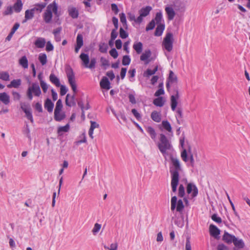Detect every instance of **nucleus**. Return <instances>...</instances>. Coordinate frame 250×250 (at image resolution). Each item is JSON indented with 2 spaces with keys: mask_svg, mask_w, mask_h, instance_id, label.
Instances as JSON below:
<instances>
[{
  "mask_svg": "<svg viewBox=\"0 0 250 250\" xmlns=\"http://www.w3.org/2000/svg\"><path fill=\"white\" fill-rule=\"evenodd\" d=\"M159 140L160 143L158 145V148L163 154H165L167 150L171 149L172 145L170 141L164 134H160Z\"/></svg>",
  "mask_w": 250,
  "mask_h": 250,
  "instance_id": "f257e3e1",
  "label": "nucleus"
},
{
  "mask_svg": "<svg viewBox=\"0 0 250 250\" xmlns=\"http://www.w3.org/2000/svg\"><path fill=\"white\" fill-rule=\"evenodd\" d=\"M170 159L174 168V169H172L171 167L170 168V173L171 177L177 176L178 177H179V172L182 170V167L179 160L172 156L170 157Z\"/></svg>",
  "mask_w": 250,
  "mask_h": 250,
  "instance_id": "f03ea898",
  "label": "nucleus"
},
{
  "mask_svg": "<svg viewBox=\"0 0 250 250\" xmlns=\"http://www.w3.org/2000/svg\"><path fill=\"white\" fill-rule=\"evenodd\" d=\"M80 58L82 60L83 65L86 68L93 69L95 67L96 63V59L95 58H91L89 63V58L88 54L82 53L80 56Z\"/></svg>",
  "mask_w": 250,
  "mask_h": 250,
  "instance_id": "7ed1b4c3",
  "label": "nucleus"
},
{
  "mask_svg": "<svg viewBox=\"0 0 250 250\" xmlns=\"http://www.w3.org/2000/svg\"><path fill=\"white\" fill-rule=\"evenodd\" d=\"M173 35L171 32L166 34L163 42V45L165 49L168 52H170L173 49Z\"/></svg>",
  "mask_w": 250,
  "mask_h": 250,
  "instance_id": "20e7f679",
  "label": "nucleus"
},
{
  "mask_svg": "<svg viewBox=\"0 0 250 250\" xmlns=\"http://www.w3.org/2000/svg\"><path fill=\"white\" fill-rule=\"evenodd\" d=\"M184 208L183 202L181 199L177 201V198L176 196L172 197L171 199V210L174 211L175 208L177 211L181 212Z\"/></svg>",
  "mask_w": 250,
  "mask_h": 250,
  "instance_id": "39448f33",
  "label": "nucleus"
},
{
  "mask_svg": "<svg viewBox=\"0 0 250 250\" xmlns=\"http://www.w3.org/2000/svg\"><path fill=\"white\" fill-rule=\"evenodd\" d=\"M21 108L22 110L25 113V117L32 123H34V120L31 112V108L28 106L25 103L21 104Z\"/></svg>",
  "mask_w": 250,
  "mask_h": 250,
  "instance_id": "423d86ee",
  "label": "nucleus"
},
{
  "mask_svg": "<svg viewBox=\"0 0 250 250\" xmlns=\"http://www.w3.org/2000/svg\"><path fill=\"white\" fill-rule=\"evenodd\" d=\"M187 192L188 194H191L192 198L197 196L198 190L197 187L193 183H188L187 187Z\"/></svg>",
  "mask_w": 250,
  "mask_h": 250,
  "instance_id": "0eeeda50",
  "label": "nucleus"
},
{
  "mask_svg": "<svg viewBox=\"0 0 250 250\" xmlns=\"http://www.w3.org/2000/svg\"><path fill=\"white\" fill-rule=\"evenodd\" d=\"M151 52L150 50L147 49L140 56V60L142 61H145V63L147 64L151 62V60L149 59V58L151 56Z\"/></svg>",
  "mask_w": 250,
  "mask_h": 250,
  "instance_id": "6e6552de",
  "label": "nucleus"
},
{
  "mask_svg": "<svg viewBox=\"0 0 250 250\" xmlns=\"http://www.w3.org/2000/svg\"><path fill=\"white\" fill-rule=\"evenodd\" d=\"M50 6H47L46 10L43 14V20L46 23H49L51 22L53 15L52 12L50 9Z\"/></svg>",
  "mask_w": 250,
  "mask_h": 250,
  "instance_id": "1a4fd4ad",
  "label": "nucleus"
},
{
  "mask_svg": "<svg viewBox=\"0 0 250 250\" xmlns=\"http://www.w3.org/2000/svg\"><path fill=\"white\" fill-rule=\"evenodd\" d=\"M179 98V92L178 90H176V95H172L170 97L171 108L172 110L174 111L177 105V99Z\"/></svg>",
  "mask_w": 250,
  "mask_h": 250,
  "instance_id": "9d476101",
  "label": "nucleus"
},
{
  "mask_svg": "<svg viewBox=\"0 0 250 250\" xmlns=\"http://www.w3.org/2000/svg\"><path fill=\"white\" fill-rule=\"evenodd\" d=\"M34 93L35 96L39 97L42 93L39 84L37 83H33L31 86L28 87Z\"/></svg>",
  "mask_w": 250,
  "mask_h": 250,
  "instance_id": "9b49d317",
  "label": "nucleus"
},
{
  "mask_svg": "<svg viewBox=\"0 0 250 250\" xmlns=\"http://www.w3.org/2000/svg\"><path fill=\"white\" fill-rule=\"evenodd\" d=\"M209 233L211 236L216 238L220 233V230L214 225L209 226Z\"/></svg>",
  "mask_w": 250,
  "mask_h": 250,
  "instance_id": "f8f14e48",
  "label": "nucleus"
},
{
  "mask_svg": "<svg viewBox=\"0 0 250 250\" xmlns=\"http://www.w3.org/2000/svg\"><path fill=\"white\" fill-rule=\"evenodd\" d=\"M68 13L69 15L73 19H77L79 17V11L75 7L69 6L68 8Z\"/></svg>",
  "mask_w": 250,
  "mask_h": 250,
  "instance_id": "ddd939ff",
  "label": "nucleus"
},
{
  "mask_svg": "<svg viewBox=\"0 0 250 250\" xmlns=\"http://www.w3.org/2000/svg\"><path fill=\"white\" fill-rule=\"evenodd\" d=\"M100 86L101 88L106 90H108L110 88V83L107 77H103L100 82Z\"/></svg>",
  "mask_w": 250,
  "mask_h": 250,
  "instance_id": "4468645a",
  "label": "nucleus"
},
{
  "mask_svg": "<svg viewBox=\"0 0 250 250\" xmlns=\"http://www.w3.org/2000/svg\"><path fill=\"white\" fill-rule=\"evenodd\" d=\"M235 238H236V237L234 235H231L227 231H225L224 234L223 236V240L228 244H230L233 242Z\"/></svg>",
  "mask_w": 250,
  "mask_h": 250,
  "instance_id": "2eb2a0df",
  "label": "nucleus"
},
{
  "mask_svg": "<svg viewBox=\"0 0 250 250\" xmlns=\"http://www.w3.org/2000/svg\"><path fill=\"white\" fill-rule=\"evenodd\" d=\"M44 106L47 111L51 113L53 111L54 104L49 98H47L44 102Z\"/></svg>",
  "mask_w": 250,
  "mask_h": 250,
  "instance_id": "dca6fc26",
  "label": "nucleus"
},
{
  "mask_svg": "<svg viewBox=\"0 0 250 250\" xmlns=\"http://www.w3.org/2000/svg\"><path fill=\"white\" fill-rule=\"evenodd\" d=\"M69 94H67L65 98V104L67 106L69 107H71L76 105V102H75V94H73V95L71 96L70 100L68 101V97H69Z\"/></svg>",
  "mask_w": 250,
  "mask_h": 250,
  "instance_id": "f3484780",
  "label": "nucleus"
},
{
  "mask_svg": "<svg viewBox=\"0 0 250 250\" xmlns=\"http://www.w3.org/2000/svg\"><path fill=\"white\" fill-rule=\"evenodd\" d=\"M179 177L177 176L171 177V186L172 190L173 192H175L177 190V187L179 183Z\"/></svg>",
  "mask_w": 250,
  "mask_h": 250,
  "instance_id": "a211bd4d",
  "label": "nucleus"
},
{
  "mask_svg": "<svg viewBox=\"0 0 250 250\" xmlns=\"http://www.w3.org/2000/svg\"><path fill=\"white\" fill-rule=\"evenodd\" d=\"M48 6H50V9L52 12H53L56 17H59L60 13L58 11V5L55 1L50 3Z\"/></svg>",
  "mask_w": 250,
  "mask_h": 250,
  "instance_id": "6ab92c4d",
  "label": "nucleus"
},
{
  "mask_svg": "<svg viewBox=\"0 0 250 250\" xmlns=\"http://www.w3.org/2000/svg\"><path fill=\"white\" fill-rule=\"evenodd\" d=\"M165 28V24H159L157 25L156 30L154 32V36L157 37L161 36Z\"/></svg>",
  "mask_w": 250,
  "mask_h": 250,
  "instance_id": "aec40b11",
  "label": "nucleus"
},
{
  "mask_svg": "<svg viewBox=\"0 0 250 250\" xmlns=\"http://www.w3.org/2000/svg\"><path fill=\"white\" fill-rule=\"evenodd\" d=\"M0 101L2 102L5 105L8 104L10 103L9 96L6 92L0 93Z\"/></svg>",
  "mask_w": 250,
  "mask_h": 250,
  "instance_id": "412c9836",
  "label": "nucleus"
},
{
  "mask_svg": "<svg viewBox=\"0 0 250 250\" xmlns=\"http://www.w3.org/2000/svg\"><path fill=\"white\" fill-rule=\"evenodd\" d=\"M165 11L167 15L168 20H172L175 16V12L173 9L170 7H166Z\"/></svg>",
  "mask_w": 250,
  "mask_h": 250,
  "instance_id": "4be33fe9",
  "label": "nucleus"
},
{
  "mask_svg": "<svg viewBox=\"0 0 250 250\" xmlns=\"http://www.w3.org/2000/svg\"><path fill=\"white\" fill-rule=\"evenodd\" d=\"M50 81L57 87H60L61 83L59 79L54 74L51 73L49 76Z\"/></svg>",
  "mask_w": 250,
  "mask_h": 250,
  "instance_id": "5701e85b",
  "label": "nucleus"
},
{
  "mask_svg": "<svg viewBox=\"0 0 250 250\" xmlns=\"http://www.w3.org/2000/svg\"><path fill=\"white\" fill-rule=\"evenodd\" d=\"M152 8L150 6H146L145 7L142 8L139 10V13L141 14V16L144 17L147 16L152 10Z\"/></svg>",
  "mask_w": 250,
  "mask_h": 250,
  "instance_id": "b1692460",
  "label": "nucleus"
},
{
  "mask_svg": "<svg viewBox=\"0 0 250 250\" xmlns=\"http://www.w3.org/2000/svg\"><path fill=\"white\" fill-rule=\"evenodd\" d=\"M23 4L21 0H17L12 7L16 13H19L22 8Z\"/></svg>",
  "mask_w": 250,
  "mask_h": 250,
  "instance_id": "393cba45",
  "label": "nucleus"
},
{
  "mask_svg": "<svg viewBox=\"0 0 250 250\" xmlns=\"http://www.w3.org/2000/svg\"><path fill=\"white\" fill-rule=\"evenodd\" d=\"M151 118L152 120L157 123H159L161 121V114L157 111H153L151 114Z\"/></svg>",
  "mask_w": 250,
  "mask_h": 250,
  "instance_id": "a878e982",
  "label": "nucleus"
},
{
  "mask_svg": "<svg viewBox=\"0 0 250 250\" xmlns=\"http://www.w3.org/2000/svg\"><path fill=\"white\" fill-rule=\"evenodd\" d=\"M21 83V79H15L12 80L10 83L7 85V87L9 88L14 87V88H18Z\"/></svg>",
  "mask_w": 250,
  "mask_h": 250,
  "instance_id": "bb28decb",
  "label": "nucleus"
},
{
  "mask_svg": "<svg viewBox=\"0 0 250 250\" xmlns=\"http://www.w3.org/2000/svg\"><path fill=\"white\" fill-rule=\"evenodd\" d=\"M46 41L44 38H38L35 42V45L40 48L44 47Z\"/></svg>",
  "mask_w": 250,
  "mask_h": 250,
  "instance_id": "cd10ccee",
  "label": "nucleus"
},
{
  "mask_svg": "<svg viewBox=\"0 0 250 250\" xmlns=\"http://www.w3.org/2000/svg\"><path fill=\"white\" fill-rule=\"evenodd\" d=\"M66 117L65 113L61 112H54V119L56 121L60 122L65 119Z\"/></svg>",
  "mask_w": 250,
  "mask_h": 250,
  "instance_id": "c85d7f7f",
  "label": "nucleus"
},
{
  "mask_svg": "<svg viewBox=\"0 0 250 250\" xmlns=\"http://www.w3.org/2000/svg\"><path fill=\"white\" fill-rule=\"evenodd\" d=\"M167 81L171 83H177L178 79L177 76L174 74L173 72L171 70L169 71V76Z\"/></svg>",
  "mask_w": 250,
  "mask_h": 250,
  "instance_id": "c756f323",
  "label": "nucleus"
},
{
  "mask_svg": "<svg viewBox=\"0 0 250 250\" xmlns=\"http://www.w3.org/2000/svg\"><path fill=\"white\" fill-rule=\"evenodd\" d=\"M34 9H28L25 12V21L32 19L34 17L35 11Z\"/></svg>",
  "mask_w": 250,
  "mask_h": 250,
  "instance_id": "7c9ffc66",
  "label": "nucleus"
},
{
  "mask_svg": "<svg viewBox=\"0 0 250 250\" xmlns=\"http://www.w3.org/2000/svg\"><path fill=\"white\" fill-rule=\"evenodd\" d=\"M67 76L70 85L76 83L75 81L74 74L71 68H70V71L67 73Z\"/></svg>",
  "mask_w": 250,
  "mask_h": 250,
  "instance_id": "2f4dec72",
  "label": "nucleus"
},
{
  "mask_svg": "<svg viewBox=\"0 0 250 250\" xmlns=\"http://www.w3.org/2000/svg\"><path fill=\"white\" fill-rule=\"evenodd\" d=\"M158 70V66H156L153 70L147 69L144 73V76L146 78H149L151 75H154Z\"/></svg>",
  "mask_w": 250,
  "mask_h": 250,
  "instance_id": "473e14b6",
  "label": "nucleus"
},
{
  "mask_svg": "<svg viewBox=\"0 0 250 250\" xmlns=\"http://www.w3.org/2000/svg\"><path fill=\"white\" fill-rule=\"evenodd\" d=\"M133 48L138 54H140L143 50V43L141 42L134 43Z\"/></svg>",
  "mask_w": 250,
  "mask_h": 250,
  "instance_id": "72a5a7b5",
  "label": "nucleus"
},
{
  "mask_svg": "<svg viewBox=\"0 0 250 250\" xmlns=\"http://www.w3.org/2000/svg\"><path fill=\"white\" fill-rule=\"evenodd\" d=\"M233 243L234 246L239 249H243L245 246L243 241L242 239H238L236 237L235 238Z\"/></svg>",
  "mask_w": 250,
  "mask_h": 250,
  "instance_id": "f704fd0d",
  "label": "nucleus"
},
{
  "mask_svg": "<svg viewBox=\"0 0 250 250\" xmlns=\"http://www.w3.org/2000/svg\"><path fill=\"white\" fill-rule=\"evenodd\" d=\"M28 60L25 56H22L19 60V64L24 68H27L28 66Z\"/></svg>",
  "mask_w": 250,
  "mask_h": 250,
  "instance_id": "c9c22d12",
  "label": "nucleus"
},
{
  "mask_svg": "<svg viewBox=\"0 0 250 250\" xmlns=\"http://www.w3.org/2000/svg\"><path fill=\"white\" fill-rule=\"evenodd\" d=\"M153 103L157 106L162 107L164 105L165 101L162 97H159L153 100Z\"/></svg>",
  "mask_w": 250,
  "mask_h": 250,
  "instance_id": "e433bc0d",
  "label": "nucleus"
},
{
  "mask_svg": "<svg viewBox=\"0 0 250 250\" xmlns=\"http://www.w3.org/2000/svg\"><path fill=\"white\" fill-rule=\"evenodd\" d=\"M70 128V125L69 124H67L65 125L62 126H60L58 128L57 133L59 135H61V133L62 132H67L69 131Z\"/></svg>",
  "mask_w": 250,
  "mask_h": 250,
  "instance_id": "4c0bfd02",
  "label": "nucleus"
},
{
  "mask_svg": "<svg viewBox=\"0 0 250 250\" xmlns=\"http://www.w3.org/2000/svg\"><path fill=\"white\" fill-rule=\"evenodd\" d=\"M154 20H155V22L156 21V23L157 25L159 24H165L164 23H161V21L163 20V15L161 11L156 13L155 19Z\"/></svg>",
  "mask_w": 250,
  "mask_h": 250,
  "instance_id": "58836bf2",
  "label": "nucleus"
},
{
  "mask_svg": "<svg viewBox=\"0 0 250 250\" xmlns=\"http://www.w3.org/2000/svg\"><path fill=\"white\" fill-rule=\"evenodd\" d=\"M162 125L164 128L169 132H172V127L170 123L167 121H163Z\"/></svg>",
  "mask_w": 250,
  "mask_h": 250,
  "instance_id": "ea45409f",
  "label": "nucleus"
},
{
  "mask_svg": "<svg viewBox=\"0 0 250 250\" xmlns=\"http://www.w3.org/2000/svg\"><path fill=\"white\" fill-rule=\"evenodd\" d=\"M0 79L5 81H8L10 80V76L8 72L6 71H2L0 72Z\"/></svg>",
  "mask_w": 250,
  "mask_h": 250,
  "instance_id": "a19ab883",
  "label": "nucleus"
},
{
  "mask_svg": "<svg viewBox=\"0 0 250 250\" xmlns=\"http://www.w3.org/2000/svg\"><path fill=\"white\" fill-rule=\"evenodd\" d=\"M46 3H37L35 5V7L33 8L34 9L35 12L36 11H39L41 12L42 10L46 6Z\"/></svg>",
  "mask_w": 250,
  "mask_h": 250,
  "instance_id": "79ce46f5",
  "label": "nucleus"
},
{
  "mask_svg": "<svg viewBox=\"0 0 250 250\" xmlns=\"http://www.w3.org/2000/svg\"><path fill=\"white\" fill-rule=\"evenodd\" d=\"M39 60L42 65L47 62V56L45 53H41L39 55Z\"/></svg>",
  "mask_w": 250,
  "mask_h": 250,
  "instance_id": "37998d69",
  "label": "nucleus"
},
{
  "mask_svg": "<svg viewBox=\"0 0 250 250\" xmlns=\"http://www.w3.org/2000/svg\"><path fill=\"white\" fill-rule=\"evenodd\" d=\"M146 131L150 135L151 138L154 139L156 138V133L154 129L151 126H148L146 129Z\"/></svg>",
  "mask_w": 250,
  "mask_h": 250,
  "instance_id": "c03bdc74",
  "label": "nucleus"
},
{
  "mask_svg": "<svg viewBox=\"0 0 250 250\" xmlns=\"http://www.w3.org/2000/svg\"><path fill=\"white\" fill-rule=\"evenodd\" d=\"M23 133L26 135V136L30 140H31V135H30V130L29 128V125L26 124L25 126V128L22 130Z\"/></svg>",
  "mask_w": 250,
  "mask_h": 250,
  "instance_id": "a18cd8bd",
  "label": "nucleus"
},
{
  "mask_svg": "<svg viewBox=\"0 0 250 250\" xmlns=\"http://www.w3.org/2000/svg\"><path fill=\"white\" fill-rule=\"evenodd\" d=\"M120 21L122 23L123 26L125 28H127V25L126 23V19L125 15L124 13H122L120 14Z\"/></svg>",
  "mask_w": 250,
  "mask_h": 250,
  "instance_id": "49530a36",
  "label": "nucleus"
},
{
  "mask_svg": "<svg viewBox=\"0 0 250 250\" xmlns=\"http://www.w3.org/2000/svg\"><path fill=\"white\" fill-rule=\"evenodd\" d=\"M108 47L107 44L104 42L101 43L99 44V51L103 53L107 52Z\"/></svg>",
  "mask_w": 250,
  "mask_h": 250,
  "instance_id": "de8ad7c7",
  "label": "nucleus"
},
{
  "mask_svg": "<svg viewBox=\"0 0 250 250\" xmlns=\"http://www.w3.org/2000/svg\"><path fill=\"white\" fill-rule=\"evenodd\" d=\"M83 44V36L79 34L77 35V38H76V45L77 46H80L82 47V46Z\"/></svg>",
  "mask_w": 250,
  "mask_h": 250,
  "instance_id": "09e8293b",
  "label": "nucleus"
},
{
  "mask_svg": "<svg viewBox=\"0 0 250 250\" xmlns=\"http://www.w3.org/2000/svg\"><path fill=\"white\" fill-rule=\"evenodd\" d=\"M62 106L63 105L62 100L61 99L58 100L56 103L54 112H61L62 108Z\"/></svg>",
  "mask_w": 250,
  "mask_h": 250,
  "instance_id": "8fccbe9b",
  "label": "nucleus"
},
{
  "mask_svg": "<svg viewBox=\"0 0 250 250\" xmlns=\"http://www.w3.org/2000/svg\"><path fill=\"white\" fill-rule=\"evenodd\" d=\"M131 59L129 56L125 55L123 57L122 59V64L123 65H128L130 64Z\"/></svg>",
  "mask_w": 250,
  "mask_h": 250,
  "instance_id": "3c124183",
  "label": "nucleus"
},
{
  "mask_svg": "<svg viewBox=\"0 0 250 250\" xmlns=\"http://www.w3.org/2000/svg\"><path fill=\"white\" fill-rule=\"evenodd\" d=\"M188 152L189 155V160H190V165H191V166L192 167H194V158H193V154L191 152V147H190V146H188Z\"/></svg>",
  "mask_w": 250,
  "mask_h": 250,
  "instance_id": "603ef678",
  "label": "nucleus"
},
{
  "mask_svg": "<svg viewBox=\"0 0 250 250\" xmlns=\"http://www.w3.org/2000/svg\"><path fill=\"white\" fill-rule=\"evenodd\" d=\"M155 26V22L154 20H152L147 25L146 30L148 31L149 30H151L154 29Z\"/></svg>",
  "mask_w": 250,
  "mask_h": 250,
  "instance_id": "864d4df0",
  "label": "nucleus"
},
{
  "mask_svg": "<svg viewBox=\"0 0 250 250\" xmlns=\"http://www.w3.org/2000/svg\"><path fill=\"white\" fill-rule=\"evenodd\" d=\"M185 195V188L183 185L181 184L179 187L178 196L180 197H184Z\"/></svg>",
  "mask_w": 250,
  "mask_h": 250,
  "instance_id": "5fc2aeb1",
  "label": "nucleus"
},
{
  "mask_svg": "<svg viewBox=\"0 0 250 250\" xmlns=\"http://www.w3.org/2000/svg\"><path fill=\"white\" fill-rule=\"evenodd\" d=\"M119 33L122 39H125L128 36V34L122 27H120Z\"/></svg>",
  "mask_w": 250,
  "mask_h": 250,
  "instance_id": "6e6d98bb",
  "label": "nucleus"
},
{
  "mask_svg": "<svg viewBox=\"0 0 250 250\" xmlns=\"http://www.w3.org/2000/svg\"><path fill=\"white\" fill-rule=\"evenodd\" d=\"M181 158L182 160L185 162H187L188 161V153L186 149H184L183 151L181 152Z\"/></svg>",
  "mask_w": 250,
  "mask_h": 250,
  "instance_id": "4d7b16f0",
  "label": "nucleus"
},
{
  "mask_svg": "<svg viewBox=\"0 0 250 250\" xmlns=\"http://www.w3.org/2000/svg\"><path fill=\"white\" fill-rule=\"evenodd\" d=\"M13 13V8L11 6H7L5 10L3 12L4 16L11 15Z\"/></svg>",
  "mask_w": 250,
  "mask_h": 250,
  "instance_id": "13d9d810",
  "label": "nucleus"
},
{
  "mask_svg": "<svg viewBox=\"0 0 250 250\" xmlns=\"http://www.w3.org/2000/svg\"><path fill=\"white\" fill-rule=\"evenodd\" d=\"M176 112L177 113V116H176V119H177V123L178 124H180V122H179V119L180 118H182V117H183V113H182V110L181 108H178L177 111H176Z\"/></svg>",
  "mask_w": 250,
  "mask_h": 250,
  "instance_id": "bf43d9fd",
  "label": "nucleus"
},
{
  "mask_svg": "<svg viewBox=\"0 0 250 250\" xmlns=\"http://www.w3.org/2000/svg\"><path fill=\"white\" fill-rule=\"evenodd\" d=\"M101 228V225L98 223H96L94 225V227L92 230L93 233L94 234H96L97 232H98L99 231Z\"/></svg>",
  "mask_w": 250,
  "mask_h": 250,
  "instance_id": "052dcab7",
  "label": "nucleus"
},
{
  "mask_svg": "<svg viewBox=\"0 0 250 250\" xmlns=\"http://www.w3.org/2000/svg\"><path fill=\"white\" fill-rule=\"evenodd\" d=\"M109 54L114 59L117 58L118 56V53L115 48H112L109 51Z\"/></svg>",
  "mask_w": 250,
  "mask_h": 250,
  "instance_id": "680f3d73",
  "label": "nucleus"
},
{
  "mask_svg": "<svg viewBox=\"0 0 250 250\" xmlns=\"http://www.w3.org/2000/svg\"><path fill=\"white\" fill-rule=\"evenodd\" d=\"M182 2L180 0H175L173 2V6L176 10H180Z\"/></svg>",
  "mask_w": 250,
  "mask_h": 250,
  "instance_id": "e2e57ef3",
  "label": "nucleus"
},
{
  "mask_svg": "<svg viewBox=\"0 0 250 250\" xmlns=\"http://www.w3.org/2000/svg\"><path fill=\"white\" fill-rule=\"evenodd\" d=\"M211 219L213 221L217 223H220L222 222V219L220 217L218 216L217 214H213L211 216Z\"/></svg>",
  "mask_w": 250,
  "mask_h": 250,
  "instance_id": "0e129e2a",
  "label": "nucleus"
},
{
  "mask_svg": "<svg viewBox=\"0 0 250 250\" xmlns=\"http://www.w3.org/2000/svg\"><path fill=\"white\" fill-rule=\"evenodd\" d=\"M34 108L36 110H37V111H38L40 113H42L43 111L42 104L39 102L35 104Z\"/></svg>",
  "mask_w": 250,
  "mask_h": 250,
  "instance_id": "69168bd1",
  "label": "nucleus"
},
{
  "mask_svg": "<svg viewBox=\"0 0 250 250\" xmlns=\"http://www.w3.org/2000/svg\"><path fill=\"white\" fill-rule=\"evenodd\" d=\"M60 87V94L61 96L64 95L67 92L68 89L65 85H61Z\"/></svg>",
  "mask_w": 250,
  "mask_h": 250,
  "instance_id": "338daca9",
  "label": "nucleus"
},
{
  "mask_svg": "<svg viewBox=\"0 0 250 250\" xmlns=\"http://www.w3.org/2000/svg\"><path fill=\"white\" fill-rule=\"evenodd\" d=\"M46 50L47 51V52H49V51H53V49H54V46L53 45V44L51 43V42L50 41H48L47 42H46V48H45Z\"/></svg>",
  "mask_w": 250,
  "mask_h": 250,
  "instance_id": "774afa93",
  "label": "nucleus"
}]
</instances>
